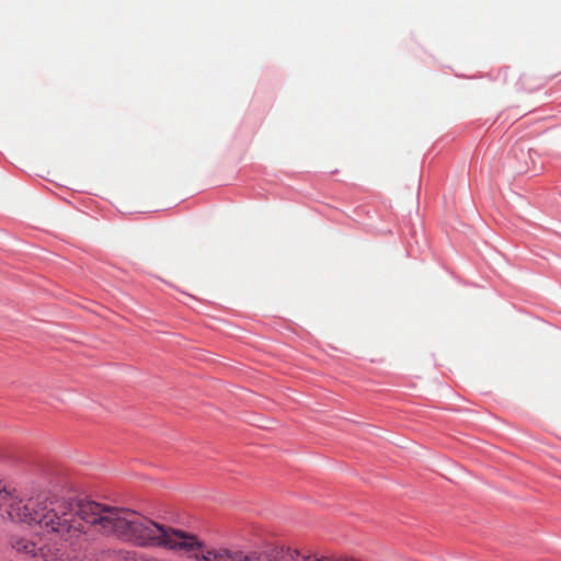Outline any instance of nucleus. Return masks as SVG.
Here are the masks:
<instances>
[{
	"mask_svg": "<svg viewBox=\"0 0 561 561\" xmlns=\"http://www.w3.org/2000/svg\"><path fill=\"white\" fill-rule=\"evenodd\" d=\"M85 504H96L104 508H118L117 506L104 505L93 501L64 499L49 496L43 500H30L23 502L10 493L5 488L0 486V513L7 514L13 522H21L28 525H38L47 534H50L55 543H43L28 540L23 537L13 536L11 546L19 553L37 557L38 552L44 561H73L67 556L66 547H80L89 539V531L94 530L103 535L113 533L101 530L98 525L89 522L81 512Z\"/></svg>",
	"mask_w": 561,
	"mask_h": 561,
	"instance_id": "f257e3e1",
	"label": "nucleus"
},
{
	"mask_svg": "<svg viewBox=\"0 0 561 561\" xmlns=\"http://www.w3.org/2000/svg\"><path fill=\"white\" fill-rule=\"evenodd\" d=\"M81 511L89 522L106 533L138 547H160L182 552H193L203 561H278L266 553L244 552L228 548L203 549L199 539L186 531L168 527L129 508H104L85 504Z\"/></svg>",
	"mask_w": 561,
	"mask_h": 561,
	"instance_id": "f03ea898",
	"label": "nucleus"
},
{
	"mask_svg": "<svg viewBox=\"0 0 561 561\" xmlns=\"http://www.w3.org/2000/svg\"><path fill=\"white\" fill-rule=\"evenodd\" d=\"M117 561H137L138 552L133 550H119L116 552Z\"/></svg>",
	"mask_w": 561,
	"mask_h": 561,
	"instance_id": "7ed1b4c3",
	"label": "nucleus"
},
{
	"mask_svg": "<svg viewBox=\"0 0 561 561\" xmlns=\"http://www.w3.org/2000/svg\"><path fill=\"white\" fill-rule=\"evenodd\" d=\"M316 561H356L352 558H339V559H335V560H331V559H328V558H321V559H317Z\"/></svg>",
	"mask_w": 561,
	"mask_h": 561,
	"instance_id": "20e7f679",
	"label": "nucleus"
}]
</instances>
